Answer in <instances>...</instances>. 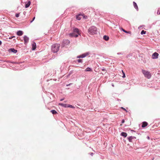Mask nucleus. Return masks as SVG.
I'll list each match as a JSON object with an SVG mask.
<instances>
[{"instance_id": "obj_1", "label": "nucleus", "mask_w": 160, "mask_h": 160, "mask_svg": "<svg viewBox=\"0 0 160 160\" xmlns=\"http://www.w3.org/2000/svg\"><path fill=\"white\" fill-rule=\"evenodd\" d=\"M97 28L94 26H91L88 30V33L91 35L97 34Z\"/></svg>"}, {"instance_id": "obj_2", "label": "nucleus", "mask_w": 160, "mask_h": 160, "mask_svg": "<svg viewBox=\"0 0 160 160\" xmlns=\"http://www.w3.org/2000/svg\"><path fill=\"white\" fill-rule=\"evenodd\" d=\"M60 47V44L56 43L52 45L51 46V51L54 53H56L58 51Z\"/></svg>"}, {"instance_id": "obj_3", "label": "nucleus", "mask_w": 160, "mask_h": 160, "mask_svg": "<svg viewBox=\"0 0 160 160\" xmlns=\"http://www.w3.org/2000/svg\"><path fill=\"white\" fill-rule=\"evenodd\" d=\"M142 72L144 74V76L148 79H150L151 77V75L150 72L146 71L144 70H142Z\"/></svg>"}, {"instance_id": "obj_4", "label": "nucleus", "mask_w": 160, "mask_h": 160, "mask_svg": "<svg viewBox=\"0 0 160 160\" xmlns=\"http://www.w3.org/2000/svg\"><path fill=\"white\" fill-rule=\"evenodd\" d=\"M70 42L68 39H64L62 41L61 45V47L63 48L65 46L68 45L69 43Z\"/></svg>"}, {"instance_id": "obj_5", "label": "nucleus", "mask_w": 160, "mask_h": 160, "mask_svg": "<svg viewBox=\"0 0 160 160\" xmlns=\"http://www.w3.org/2000/svg\"><path fill=\"white\" fill-rule=\"evenodd\" d=\"M23 39L24 44L27 45L29 41V38L26 35H25L23 37Z\"/></svg>"}, {"instance_id": "obj_6", "label": "nucleus", "mask_w": 160, "mask_h": 160, "mask_svg": "<svg viewBox=\"0 0 160 160\" xmlns=\"http://www.w3.org/2000/svg\"><path fill=\"white\" fill-rule=\"evenodd\" d=\"M159 56V54L158 53L155 52L153 53L152 55V58L153 59H156L158 58Z\"/></svg>"}, {"instance_id": "obj_7", "label": "nucleus", "mask_w": 160, "mask_h": 160, "mask_svg": "<svg viewBox=\"0 0 160 160\" xmlns=\"http://www.w3.org/2000/svg\"><path fill=\"white\" fill-rule=\"evenodd\" d=\"M8 52L9 53H16L18 52L17 50L15 49L14 48H10L8 50Z\"/></svg>"}, {"instance_id": "obj_8", "label": "nucleus", "mask_w": 160, "mask_h": 160, "mask_svg": "<svg viewBox=\"0 0 160 160\" xmlns=\"http://www.w3.org/2000/svg\"><path fill=\"white\" fill-rule=\"evenodd\" d=\"M36 48V44L34 42H33L32 44V50H35Z\"/></svg>"}, {"instance_id": "obj_9", "label": "nucleus", "mask_w": 160, "mask_h": 160, "mask_svg": "<svg viewBox=\"0 0 160 160\" xmlns=\"http://www.w3.org/2000/svg\"><path fill=\"white\" fill-rule=\"evenodd\" d=\"M89 52H87L80 55L81 58H83L88 56L89 54Z\"/></svg>"}, {"instance_id": "obj_10", "label": "nucleus", "mask_w": 160, "mask_h": 160, "mask_svg": "<svg viewBox=\"0 0 160 160\" xmlns=\"http://www.w3.org/2000/svg\"><path fill=\"white\" fill-rule=\"evenodd\" d=\"M31 3V2L30 1H28V2H25V8H28Z\"/></svg>"}, {"instance_id": "obj_11", "label": "nucleus", "mask_w": 160, "mask_h": 160, "mask_svg": "<svg viewBox=\"0 0 160 160\" xmlns=\"http://www.w3.org/2000/svg\"><path fill=\"white\" fill-rule=\"evenodd\" d=\"M148 125V123L147 122L145 121L143 122L142 123V128H145Z\"/></svg>"}, {"instance_id": "obj_12", "label": "nucleus", "mask_w": 160, "mask_h": 160, "mask_svg": "<svg viewBox=\"0 0 160 160\" xmlns=\"http://www.w3.org/2000/svg\"><path fill=\"white\" fill-rule=\"evenodd\" d=\"M133 3L134 8L137 11H138V8L137 4L135 2H133Z\"/></svg>"}, {"instance_id": "obj_13", "label": "nucleus", "mask_w": 160, "mask_h": 160, "mask_svg": "<svg viewBox=\"0 0 160 160\" xmlns=\"http://www.w3.org/2000/svg\"><path fill=\"white\" fill-rule=\"evenodd\" d=\"M127 133L126 132H122L120 134V135L123 137L124 138L126 137L127 136Z\"/></svg>"}, {"instance_id": "obj_14", "label": "nucleus", "mask_w": 160, "mask_h": 160, "mask_svg": "<svg viewBox=\"0 0 160 160\" xmlns=\"http://www.w3.org/2000/svg\"><path fill=\"white\" fill-rule=\"evenodd\" d=\"M23 33V32L21 30L18 31L17 32V34L18 36H21Z\"/></svg>"}, {"instance_id": "obj_15", "label": "nucleus", "mask_w": 160, "mask_h": 160, "mask_svg": "<svg viewBox=\"0 0 160 160\" xmlns=\"http://www.w3.org/2000/svg\"><path fill=\"white\" fill-rule=\"evenodd\" d=\"M59 105L64 108H68V104L59 103Z\"/></svg>"}, {"instance_id": "obj_16", "label": "nucleus", "mask_w": 160, "mask_h": 160, "mask_svg": "<svg viewBox=\"0 0 160 160\" xmlns=\"http://www.w3.org/2000/svg\"><path fill=\"white\" fill-rule=\"evenodd\" d=\"M121 30L126 33L131 34V32L130 31H127L122 28H121Z\"/></svg>"}, {"instance_id": "obj_17", "label": "nucleus", "mask_w": 160, "mask_h": 160, "mask_svg": "<svg viewBox=\"0 0 160 160\" xmlns=\"http://www.w3.org/2000/svg\"><path fill=\"white\" fill-rule=\"evenodd\" d=\"M73 32H76L78 33H80L79 32V30L78 28H75L73 29Z\"/></svg>"}, {"instance_id": "obj_18", "label": "nucleus", "mask_w": 160, "mask_h": 160, "mask_svg": "<svg viewBox=\"0 0 160 160\" xmlns=\"http://www.w3.org/2000/svg\"><path fill=\"white\" fill-rule=\"evenodd\" d=\"M103 39L105 41H107L109 39V37L107 35H104L103 37Z\"/></svg>"}, {"instance_id": "obj_19", "label": "nucleus", "mask_w": 160, "mask_h": 160, "mask_svg": "<svg viewBox=\"0 0 160 160\" xmlns=\"http://www.w3.org/2000/svg\"><path fill=\"white\" fill-rule=\"evenodd\" d=\"M92 71V69L91 68L89 67L87 68L85 70L86 72H91Z\"/></svg>"}, {"instance_id": "obj_20", "label": "nucleus", "mask_w": 160, "mask_h": 160, "mask_svg": "<svg viewBox=\"0 0 160 160\" xmlns=\"http://www.w3.org/2000/svg\"><path fill=\"white\" fill-rule=\"evenodd\" d=\"M74 62H78V63H82V59H77Z\"/></svg>"}, {"instance_id": "obj_21", "label": "nucleus", "mask_w": 160, "mask_h": 160, "mask_svg": "<svg viewBox=\"0 0 160 160\" xmlns=\"http://www.w3.org/2000/svg\"><path fill=\"white\" fill-rule=\"evenodd\" d=\"M50 112L53 114H56L58 113L55 110H51Z\"/></svg>"}, {"instance_id": "obj_22", "label": "nucleus", "mask_w": 160, "mask_h": 160, "mask_svg": "<svg viewBox=\"0 0 160 160\" xmlns=\"http://www.w3.org/2000/svg\"><path fill=\"white\" fill-rule=\"evenodd\" d=\"M80 14H78V15L76 16V18L77 20H81V18L80 17Z\"/></svg>"}, {"instance_id": "obj_23", "label": "nucleus", "mask_w": 160, "mask_h": 160, "mask_svg": "<svg viewBox=\"0 0 160 160\" xmlns=\"http://www.w3.org/2000/svg\"><path fill=\"white\" fill-rule=\"evenodd\" d=\"M127 139L129 142H132V140L133 139H132V138L131 136L128 137L127 138Z\"/></svg>"}, {"instance_id": "obj_24", "label": "nucleus", "mask_w": 160, "mask_h": 160, "mask_svg": "<svg viewBox=\"0 0 160 160\" xmlns=\"http://www.w3.org/2000/svg\"><path fill=\"white\" fill-rule=\"evenodd\" d=\"M75 35V34H74L73 33H71L69 34V36L71 37H74Z\"/></svg>"}, {"instance_id": "obj_25", "label": "nucleus", "mask_w": 160, "mask_h": 160, "mask_svg": "<svg viewBox=\"0 0 160 160\" xmlns=\"http://www.w3.org/2000/svg\"><path fill=\"white\" fill-rule=\"evenodd\" d=\"M146 32V31H145L144 30H142L141 31L140 34L141 35H142L145 34Z\"/></svg>"}, {"instance_id": "obj_26", "label": "nucleus", "mask_w": 160, "mask_h": 160, "mask_svg": "<svg viewBox=\"0 0 160 160\" xmlns=\"http://www.w3.org/2000/svg\"><path fill=\"white\" fill-rule=\"evenodd\" d=\"M68 108H75V107L74 106L72 105H71L68 104Z\"/></svg>"}, {"instance_id": "obj_27", "label": "nucleus", "mask_w": 160, "mask_h": 160, "mask_svg": "<svg viewBox=\"0 0 160 160\" xmlns=\"http://www.w3.org/2000/svg\"><path fill=\"white\" fill-rule=\"evenodd\" d=\"M79 35L80 36L81 35V33H78L77 34H75V35L74 36V37H78Z\"/></svg>"}, {"instance_id": "obj_28", "label": "nucleus", "mask_w": 160, "mask_h": 160, "mask_svg": "<svg viewBox=\"0 0 160 160\" xmlns=\"http://www.w3.org/2000/svg\"><path fill=\"white\" fill-rule=\"evenodd\" d=\"M19 16V13H17L15 14V17L17 18H18Z\"/></svg>"}, {"instance_id": "obj_29", "label": "nucleus", "mask_w": 160, "mask_h": 160, "mask_svg": "<svg viewBox=\"0 0 160 160\" xmlns=\"http://www.w3.org/2000/svg\"><path fill=\"white\" fill-rule=\"evenodd\" d=\"M35 16L34 17L32 18V20L30 21V23H32L33 21L35 20Z\"/></svg>"}, {"instance_id": "obj_30", "label": "nucleus", "mask_w": 160, "mask_h": 160, "mask_svg": "<svg viewBox=\"0 0 160 160\" xmlns=\"http://www.w3.org/2000/svg\"><path fill=\"white\" fill-rule=\"evenodd\" d=\"M103 71H105L107 72V70L104 68H103L101 69Z\"/></svg>"}, {"instance_id": "obj_31", "label": "nucleus", "mask_w": 160, "mask_h": 160, "mask_svg": "<svg viewBox=\"0 0 160 160\" xmlns=\"http://www.w3.org/2000/svg\"><path fill=\"white\" fill-rule=\"evenodd\" d=\"M121 108L123 110L125 111L126 112H128V111L126 110V109L122 107Z\"/></svg>"}, {"instance_id": "obj_32", "label": "nucleus", "mask_w": 160, "mask_h": 160, "mask_svg": "<svg viewBox=\"0 0 160 160\" xmlns=\"http://www.w3.org/2000/svg\"><path fill=\"white\" fill-rule=\"evenodd\" d=\"M13 38H15V36H12L11 37H9L8 38H9V39H11Z\"/></svg>"}, {"instance_id": "obj_33", "label": "nucleus", "mask_w": 160, "mask_h": 160, "mask_svg": "<svg viewBox=\"0 0 160 160\" xmlns=\"http://www.w3.org/2000/svg\"><path fill=\"white\" fill-rule=\"evenodd\" d=\"M123 78H124L125 77V75L124 72H123V76H122Z\"/></svg>"}, {"instance_id": "obj_34", "label": "nucleus", "mask_w": 160, "mask_h": 160, "mask_svg": "<svg viewBox=\"0 0 160 160\" xmlns=\"http://www.w3.org/2000/svg\"><path fill=\"white\" fill-rule=\"evenodd\" d=\"M125 122V120L124 119H123L122 120L121 123H123Z\"/></svg>"}, {"instance_id": "obj_35", "label": "nucleus", "mask_w": 160, "mask_h": 160, "mask_svg": "<svg viewBox=\"0 0 160 160\" xmlns=\"http://www.w3.org/2000/svg\"><path fill=\"white\" fill-rule=\"evenodd\" d=\"M77 58H81L80 55H79L77 57Z\"/></svg>"}, {"instance_id": "obj_36", "label": "nucleus", "mask_w": 160, "mask_h": 160, "mask_svg": "<svg viewBox=\"0 0 160 160\" xmlns=\"http://www.w3.org/2000/svg\"><path fill=\"white\" fill-rule=\"evenodd\" d=\"M132 138V139H136V137L134 136H131Z\"/></svg>"}, {"instance_id": "obj_37", "label": "nucleus", "mask_w": 160, "mask_h": 160, "mask_svg": "<svg viewBox=\"0 0 160 160\" xmlns=\"http://www.w3.org/2000/svg\"><path fill=\"white\" fill-rule=\"evenodd\" d=\"M72 83H70L69 84H67V85H66V86H70L71 85H72Z\"/></svg>"}, {"instance_id": "obj_38", "label": "nucleus", "mask_w": 160, "mask_h": 160, "mask_svg": "<svg viewBox=\"0 0 160 160\" xmlns=\"http://www.w3.org/2000/svg\"><path fill=\"white\" fill-rule=\"evenodd\" d=\"M26 12H25V11H24V12H23V14L24 15H25V14H26Z\"/></svg>"}, {"instance_id": "obj_39", "label": "nucleus", "mask_w": 160, "mask_h": 160, "mask_svg": "<svg viewBox=\"0 0 160 160\" xmlns=\"http://www.w3.org/2000/svg\"><path fill=\"white\" fill-rule=\"evenodd\" d=\"M7 63H10L11 61H5Z\"/></svg>"}, {"instance_id": "obj_40", "label": "nucleus", "mask_w": 160, "mask_h": 160, "mask_svg": "<svg viewBox=\"0 0 160 160\" xmlns=\"http://www.w3.org/2000/svg\"><path fill=\"white\" fill-rule=\"evenodd\" d=\"M89 154H90L91 155V156H92V155H93V153H92V152H90V153H89Z\"/></svg>"}, {"instance_id": "obj_41", "label": "nucleus", "mask_w": 160, "mask_h": 160, "mask_svg": "<svg viewBox=\"0 0 160 160\" xmlns=\"http://www.w3.org/2000/svg\"><path fill=\"white\" fill-rule=\"evenodd\" d=\"M131 131L132 132H136L135 131H134V130H131Z\"/></svg>"}, {"instance_id": "obj_42", "label": "nucleus", "mask_w": 160, "mask_h": 160, "mask_svg": "<svg viewBox=\"0 0 160 160\" xmlns=\"http://www.w3.org/2000/svg\"><path fill=\"white\" fill-rule=\"evenodd\" d=\"M147 138L148 139V140H149L150 139V137H149V136H148L147 137Z\"/></svg>"}, {"instance_id": "obj_43", "label": "nucleus", "mask_w": 160, "mask_h": 160, "mask_svg": "<svg viewBox=\"0 0 160 160\" xmlns=\"http://www.w3.org/2000/svg\"><path fill=\"white\" fill-rule=\"evenodd\" d=\"M122 54V53H120V52H118V53H117V54H118V55H120V54Z\"/></svg>"}, {"instance_id": "obj_44", "label": "nucleus", "mask_w": 160, "mask_h": 160, "mask_svg": "<svg viewBox=\"0 0 160 160\" xmlns=\"http://www.w3.org/2000/svg\"><path fill=\"white\" fill-rule=\"evenodd\" d=\"M2 44V42L0 40V45H1Z\"/></svg>"}, {"instance_id": "obj_45", "label": "nucleus", "mask_w": 160, "mask_h": 160, "mask_svg": "<svg viewBox=\"0 0 160 160\" xmlns=\"http://www.w3.org/2000/svg\"><path fill=\"white\" fill-rule=\"evenodd\" d=\"M10 63H13H13H14V62H12V61H11Z\"/></svg>"}, {"instance_id": "obj_46", "label": "nucleus", "mask_w": 160, "mask_h": 160, "mask_svg": "<svg viewBox=\"0 0 160 160\" xmlns=\"http://www.w3.org/2000/svg\"><path fill=\"white\" fill-rule=\"evenodd\" d=\"M64 99V98H62L60 99V101H62Z\"/></svg>"}, {"instance_id": "obj_47", "label": "nucleus", "mask_w": 160, "mask_h": 160, "mask_svg": "<svg viewBox=\"0 0 160 160\" xmlns=\"http://www.w3.org/2000/svg\"><path fill=\"white\" fill-rule=\"evenodd\" d=\"M117 100H118V101H121L120 99H119L118 98H117Z\"/></svg>"}, {"instance_id": "obj_48", "label": "nucleus", "mask_w": 160, "mask_h": 160, "mask_svg": "<svg viewBox=\"0 0 160 160\" xmlns=\"http://www.w3.org/2000/svg\"><path fill=\"white\" fill-rule=\"evenodd\" d=\"M129 57V55H127L126 56V58H128Z\"/></svg>"}, {"instance_id": "obj_49", "label": "nucleus", "mask_w": 160, "mask_h": 160, "mask_svg": "<svg viewBox=\"0 0 160 160\" xmlns=\"http://www.w3.org/2000/svg\"><path fill=\"white\" fill-rule=\"evenodd\" d=\"M112 87H114V85H113V83H112Z\"/></svg>"}, {"instance_id": "obj_50", "label": "nucleus", "mask_w": 160, "mask_h": 160, "mask_svg": "<svg viewBox=\"0 0 160 160\" xmlns=\"http://www.w3.org/2000/svg\"><path fill=\"white\" fill-rule=\"evenodd\" d=\"M14 63H15V64H17V63H18V62H14Z\"/></svg>"}, {"instance_id": "obj_51", "label": "nucleus", "mask_w": 160, "mask_h": 160, "mask_svg": "<svg viewBox=\"0 0 160 160\" xmlns=\"http://www.w3.org/2000/svg\"><path fill=\"white\" fill-rule=\"evenodd\" d=\"M137 133V134H138V135L140 134L139 133Z\"/></svg>"}, {"instance_id": "obj_52", "label": "nucleus", "mask_w": 160, "mask_h": 160, "mask_svg": "<svg viewBox=\"0 0 160 160\" xmlns=\"http://www.w3.org/2000/svg\"><path fill=\"white\" fill-rule=\"evenodd\" d=\"M84 18H85V19H86V17H84Z\"/></svg>"}, {"instance_id": "obj_53", "label": "nucleus", "mask_w": 160, "mask_h": 160, "mask_svg": "<svg viewBox=\"0 0 160 160\" xmlns=\"http://www.w3.org/2000/svg\"><path fill=\"white\" fill-rule=\"evenodd\" d=\"M15 40V38H14V39H13V40Z\"/></svg>"}, {"instance_id": "obj_54", "label": "nucleus", "mask_w": 160, "mask_h": 160, "mask_svg": "<svg viewBox=\"0 0 160 160\" xmlns=\"http://www.w3.org/2000/svg\"><path fill=\"white\" fill-rule=\"evenodd\" d=\"M153 160V158L152 159V160Z\"/></svg>"}]
</instances>
